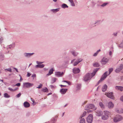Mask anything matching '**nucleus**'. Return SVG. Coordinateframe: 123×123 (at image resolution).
<instances>
[{
  "instance_id": "f257e3e1",
  "label": "nucleus",
  "mask_w": 123,
  "mask_h": 123,
  "mask_svg": "<svg viewBox=\"0 0 123 123\" xmlns=\"http://www.w3.org/2000/svg\"><path fill=\"white\" fill-rule=\"evenodd\" d=\"M97 71L95 70L92 73H88L86 74L84 77L85 81H86L90 79L94 75Z\"/></svg>"
},
{
  "instance_id": "f03ea898",
  "label": "nucleus",
  "mask_w": 123,
  "mask_h": 123,
  "mask_svg": "<svg viewBox=\"0 0 123 123\" xmlns=\"http://www.w3.org/2000/svg\"><path fill=\"white\" fill-rule=\"evenodd\" d=\"M123 119V117L121 115H116L113 119L114 121L117 122Z\"/></svg>"
},
{
  "instance_id": "7ed1b4c3",
  "label": "nucleus",
  "mask_w": 123,
  "mask_h": 123,
  "mask_svg": "<svg viewBox=\"0 0 123 123\" xmlns=\"http://www.w3.org/2000/svg\"><path fill=\"white\" fill-rule=\"evenodd\" d=\"M85 110H88L89 109H92L93 110H95L96 108H94V106L93 104H90L86 105L85 107Z\"/></svg>"
},
{
  "instance_id": "20e7f679",
  "label": "nucleus",
  "mask_w": 123,
  "mask_h": 123,
  "mask_svg": "<svg viewBox=\"0 0 123 123\" xmlns=\"http://www.w3.org/2000/svg\"><path fill=\"white\" fill-rule=\"evenodd\" d=\"M33 85V84L29 82H25L23 84V87L26 88H28L31 87Z\"/></svg>"
},
{
  "instance_id": "39448f33",
  "label": "nucleus",
  "mask_w": 123,
  "mask_h": 123,
  "mask_svg": "<svg viewBox=\"0 0 123 123\" xmlns=\"http://www.w3.org/2000/svg\"><path fill=\"white\" fill-rule=\"evenodd\" d=\"M86 120L88 123H92L93 120V117L92 115L91 114L89 115L87 118Z\"/></svg>"
},
{
  "instance_id": "423d86ee",
  "label": "nucleus",
  "mask_w": 123,
  "mask_h": 123,
  "mask_svg": "<svg viewBox=\"0 0 123 123\" xmlns=\"http://www.w3.org/2000/svg\"><path fill=\"white\" fill-rule=\"evenodd\" d=\"M108 72H105L104 74L102 75L98 83L100 82L101 81L104 80L106 77L107 75Z\"/></svg>"
},
{
  "instance_id": "0eeeda50",
  "label": "nucleus",
  "mask_w": 123,
  "mask_h": 123,
  "mask_svg": "<svg viewBox=\"0 0 123 123\" xmlns=\"http://www.w3.org/2000/svg\"><path fill=\"white\" fill-rule=\"evenodd\" d=\"M105 95L108 97L112 99H114V97L112 92H109L108 93H105Z\"/></svg>"
},
{
  "instance_id": "6e6552de",
  "label": "nucleus",
  "mask_w": 123,
  "mask_h": 123,
  "mask_svg": "<svg viewBox=\"0 0 123 123\" xmlns=\"http://www.w3.org/2000/svg\"><path fill=\"white\" fill-rule=\"evenodd\" d=\"M123 68V65L121 64L119 68L116 69L115 71L116 73H118Z\"/></svg>"
},
{
  "instance_id": "1a4fd4ad",
  "label": "nucleus",
  "mask_w": 123,
  "mask_h": 123,
  "mask_svg": "<svg viewBox=\"0 0 123 123\" xmlns=\"http://www.w3.org/2000/svg\"><path fill=\"white\" fill-rule=\"evenodd\" d=\"M108 60L106 57H104L102 60L101 62L102 64H105L107 63Z\"/></svg>"
},
{
  "instance_id": "9d476101",
  "label": "nucleus",
  "mask_w": 123,
  "mask_h": 123,
  "mask_svg": "<svg viewBox=\"0 0 123 123\" xmlns=\"http://www.w3.org/2000/svg\"><path fill=\"white\" fill-rule=\"evenodd\" d=\"M73 72L74 74L79 73L80 71V70L78 68H74L73 70Z\"/></svg>"
},
{
  "instance_id": "9b49d317",
  "label": "nucleus",
  "mask_w": 123,
  "mask_h": 123,
  "mask_svg": "<svg viewBox=\"0 0 123 123\" xmlns=\"http://www.w3.org/2000/svg\"><path fill=\"white\" fill-rule=\"evenodd\" d=\"M96 115L99 116H101L103 114L102 111L99 110L96 111Z\"/></svg>"
},
{
  "instance_id": "f8f14e48",
  "label": "nucleus",
  "mask_w": 123,
  "mask_h": 123,
  "mask_svg": "<svg viewBox=\"0 0 123 123\" xmlns=\"http://www.w3.org/2000/svg\"><path fill=\"white\" fill-rule=\"evenodd\" d=\"M114 106V104L111 102H110L108 103V106L110 109L112 108Z\"/></svg>"
},
{
  "instance_id": "ddd939ff",
  "label": "nucleus",
  "mask_w": 123,
  "mask_h": 123,
  "mask_svg": "<svg viewBox=\"0 0 123 123\" xmlns=\"http://www.w3.org/2000/svg\"><path fill=\"white\" fill-rule=\"evenodd\" d=\"M64 74L63 72L62 73L60 72H57L55 73V74L58 77H61Z\"/></svg>"
},
{
  "instance_id": "4468645a",
  "label": "nucleus",
  "mask_w": 123,
  "mask_h": 123,
  "mask_svg": "<svg viewBox=\"0 0 123 123\" xmlns=\"http://www.w3.org/2000/svg\"><path fill=\"white\" fill-rule=\"evenodd\" d=\"M104 114L105 116H108V117H109L110 115L111 114V113L108 111H104Z\"/></svg>"
},
{
  "instance_id": "2eb2a0df",
  "label": "nucleus",
  "mask_w": 123,
  "mask_h": 123,
  "mask_svg": "<svg viewBox=\"0 0 123 123\" xmlns=\"http://www.w3.org/2000/svg\"><path fill=\"white\" fill-rule=\"evenodd\" d=\"M67 90L68 89H62L61 90L60 92L62 94H64L67 92Z\"/></svg>"
},
{
  "instance_id": "dca6fc26",
  "label": "nucleus",
  "mask_w": 123,
  "mask_h": 123,
  "mask_svg": "<svg viewBox=\"0 0 123 123\" xmlns=\"http://www.w3.org/2000/svg\"><path fill=\"white\" fill-rule=\"evenodd\" d=\"M24 107L26 108L28 107L30 105L29 103L27 102H25L24 103Z\"/></svg>"
},
{
  "instance_id": "f3484780",
  "label": "nucleus",
  "mask_w": 123,
  "mask_h": 123,
  "mask_svg": "<svg viewBox=\"0 0 123 123\" xmlns=\"http://www.w3.org/2000/svg\"><path fill=\"white\" fill-rule=\"evenodd\" d=\"M116 89L120 90L121 91H123V87L119 86H116L115 87Z\"/></svg>"
},
{
  "instance_id": "a211bd4d",
  "label": "nucleus",
  "mask_w": 123,
  "mask_h": 123,
  "mask_svg": "<svg viewBox=\"0 0 123 123\" xmlns=\"http://www.w3.org/2000/svg\"><path fill=\"white\" fill-rule=\"evenodd\" d=\"M44 65L43 64L41 65V64H38L36 65L35 66V67L36 68H42L43 67H44Z\"/></svg>"
},
{
  "instance_id": "6ab92c4d",
  "label": "nucleus",
  "mask_w": 123,
  "mask_h": 123,
  "mask_svg": "<svg viewBox=\"0 0 123 123\" xmlns=\"http://www.w3.org/2000/svg\"><path fill=\"white\" fill-rule=\"evenodd\" d=\"M107 88V86L105 84V85L102 87V91L103 92L106 91Z\"/></svg>"
},
{
  "instance_id": "aec40b11",
  "label": "nucleus",
  "mask_w": 123,
  "mask_h": 123,
  "mask_svg": "<svg viewBox=\"0 0 123 123\" xmlns=\"http://www.w3.org/2000/svg\"><path fill=\"white\" fill-rule=\"evenodd\" d=\"M53 71L54 70L53 69V68H52L49 71V73L47 74V75L49 76L50 75L52 74H53Z\"/></svg>"
},
{
  "instance_id": "412c9836",
  "label": "nucleus",
  "mask_w": 123,
  "mask_h": 123,
  "mask_svg": "<svg viewBox=\"0 0 123 123\" xmlns=\"http://www.w3.org/2000/svg\"><path fill=\"white\" fill-rule=\"evenodd\" d=\"M108 118V116H105L104 114L102 116V119L104 120H106Z\"/></svg>"
},
{
  "instance_id": "4be33fe9",
  "label": "nucleus",
  "mask_w": 123,
  "mask_h": 123,
  "mask_svg": "<svg viewBox=\"0 0 123 123\" xmlns=\"http://www.w3.org/2000/svg\"><path fill=\"white\" fill-rule=\"evenodd\" d=\"M34 54V53H25L24 54V55L25 56L27 57H30L32 55Z\"/></svg>"
},
{
  "instance_id": "5701e85b",
  "label": "nucleus",
  "mask_w": 123,
  "mask_h": 123,
  "mask_svg": "<svg viewBox=\"0 0 123 123\" xmlns=\"http://www.w3.org/2000/svg\"><path fill=\"white\" fill-rule=\"evenodd\" d=\"M82 60V59H79L78 62H76L74 63V66L76 65L79 63Z\"/></svg>"
},
{
  "instance_id": "b1692460",
  "label": "nucleus",
  "mask_w": 123,
  "mask_h": 123,
  "mask_svg": "<svg viewBox=\"0 0 123 123\" xmlns=\"http://www.w3.org/2000/svg\"><path fill=\"white\" fill-rule=\"evenodd\" d=\"M68 6L66 4H63L62 5V7L63 8H68Z\"/></svg>"
},
{
  "instance_id": "393cba45",
  "label": "nucleus",
  "mask_w": 123,
  "mask_h": 123,
  "mask_svg": "<svg viewBox=\"0 0 123 123\" xmlns=\"http://www.w3.org/2000/svg\"><path fill=\"white\" fill-rule=\"evenodd\" d=\"M99 104V106H100V107L101 108H104L105 106L102 102H100Z\"/></svg>"
},
{
  "instance_id": "a878e982",
  "label": "nucleus",
  "mask_w": 123,
  "mask_h": 123,
  "mask_svg": "<svg viewBox=\"0 0 123 123\" xmlns=\"http://www.w3.org/2000/svg\"><path fill=\"white\" fill-rule=\"evenodd\" d=\"M42 91L44 92H47L48 91V89L46 87L42 89Z\"/></svg>"
},
{
  "instance_id": "bb28decb",
  "label": "nucleus",
  "mask_w": 123,
  "mask_h": 123,
  "mask_svg": "<svg viewBox=\"0 0 123 123\" xmlns=\"http://www.w3.org/2000/svg\"><path fill=\"white\" fill-rule=\"evenodd\" d=\"M85 120L83 118L81 119L80 121V123H85Z\"/></svg>"
},
{
  "instance_id": "cd10ccee",
  "label": "nucleus",
  "mask_w": 123,
  "mask_h": 123,
  "mask_svg": "<svg viewBox=\"0 0 123 123\" xmlns=\"http://www.w3.org/2000/svg\"><path fill=\"white\" fill-rule=\"evenodd\" d=\"M69 1L71 4L72 5V6H75L74 4L73 0H69Z\"/></svg>"
},
{
  "instance_id": "c85d7f7f",
  "label": "nucleus",
  "mask_w": 123,
  "mask_h": 123,
  "mask_svg": "<svg viewBox=\"0 0 123 123\" xmlns=\"http://www.w3.org/2000/svg\"><path fill=\"white\" fill-rule=\"evenodd\" d=\"M59 10V8L52 10V11L54 12H56Z\"/></svg>"
},
{
  "instance_id": "c756f323",
  "label": "nucleus",
  "mask_w": 123,
  "mask_h": 123,
  "mask_svg": "<svg viewBox=\"0 0 123 123\" xmlns=\"http://www.w3.org/2000/svg\"><path fill=\"white\" fill-rule=\"evenodd\" d=\"M93 66L94 67H98L99 66V65L98 63H95L94 64Z\"/></svg>"
},
{
  "instance_id": "7c9ffc66",
  "label": "nucleus",
  "mask_w": 123,
  "mask_h": 123,
  "mask_svg": "<svg viewBox=\"0 0 123 123\" xmlns=\"http://www.w3.org/2000/svg\"><path fill=\"white\" fill-rule=\"evenodd\" d=\"M56 80L57 79L56 78H53L52 79V81L53 83H54L56 81Z\"/></svg>"
},
{
  "instance_id": "2f4dec72",
  "label": "nucleus",
  "mask_w": 123,
  "mask_h": 123,
  "mask_svg": "<svg viewBox=\"0 0 123 123\" xmlns=\"http://www.w3.org/2000/svg\"><path fill=\"white\" fill-rule=\"evenodd\" d=\"M4 97L6 98H9L10 96L7 93H5L4 94Z\"/></svg>"
},
{
  "instance_id": "473e14b6",
  "label": "nucleus",
  "mask_w": 123,
  "mask_h": 123,
  "mask_svg": "<svg viewBox=\"0 0 123 123\" xmlns=\"http://www.w3.org/2000/svg\"><path fill=\"white\" fill-rule=\"evenodd\" d=\"M5 70L6 71V70L10 72H11L12 71L11 69L10 68L8 69H5Z\"/></svg>"
},
{
  "instance_id": "72a5a7b5",
  "label": "nucleus",
  "mask_w": 123,
  "mask_h": 123,
  "mask_svg": "<svg viewBox=\"0 0 123 123\" xmlns=\"http://www.w3.org/2000/svg\"><path fill=\"white\" fill-rule=\"evenodd\" d=\"M43 86V85L41 84H40V85L38 86V87H37V88H41Z\"/></svg>"
},
{
  "instance_id": "f704fd0d",
  "label": "nucleus",
  "mask_w": 123,
  "mask_h": 123,
  "mask_svg": "<svg viewBox=\"0 0 123 123\" xmlns=\"http://www.w3.org/2000/svg\"><path fill=\"white\" fill-rule=\"evenodd\" d=\"M113 69L112 68H110L109 69V74H110L111 72L113 71Z\"/></svg>"
},
{
  "instance_id": "c9c22d12",
  "label": "nucleus",
  "mask_w": 123,
  "mask_h": 123,
  "mask_svg": "<svg viewBox=\"0 0 123 123\" xmlns=\"http://www.w3.org/2000/svg\"><path fill=\"white\" fill-rule=\"evenodd\" d=\"M119 113H123V109H120V112H118Z\"/></svg>"
},
{
  "instance_id": "e433bc0d",
  "label": "nucleus",
  "mask_w": 123,
  "mask_h": 123,
  "mask_svg": "<svg viewBox=\"0 0 123 123\" xmlns=\"http://www.w3.org/2000/svg\"><path fill=\"white\" fill-rule=\"evenodd\" d=\"M86 111H84L83 113V114H82V116L81 117V118L82 117H83L86 114Z\"/></svg>"
},
{
  "instance_id": "4c0bfd02",
  "label": "nucleus",
  "mask_w": 123,
  "mask_h": 123,
  "mask_svg": "<svg viewBox=\"0 0 123 123\" xmlns=\"http://www.w3.org/2000/svg\"><path fill=\"white\" fill-rule=\"evenodd\" d=\"M21 95V93H18V94L16 96V97L17 98H19L20 97Z\"/></svg>"
},
{
  "instance_id": "58836bf2",
  "label": "nucleus",
  "mask_w": 123,
  "mask_h": 123,
  "mask_svg": "<svg viewBox=\"0 0 123 123\" xmlns=\"http://www.w3.org/2000/svg\"><path fill=\"white\" fill-rule=\"evenodd\" d=\"M63 82H66L69 85H70L71 84V83L69 82L68 81H65V80L63 81Z\"/></svg>"
},
{
  "instance_id": "ea45409f",
  "label": "nucleus",
  "mask_w": 123,
  "mask_h": 123,
  "mask_svg": "<svg viewBox=\"0 0 123 123\" xmlns=\"http://www.w3.org/2000/svg\"><path fill=\"white\" fill-rule=\"evenodd\" d=\"M36 63L37 64H40L42 63H43V62H39L37 61L36 62Z\"/></svg>"
},
{
  "instance_id": "a19ab883",
  "label": "nucleus",
  "mask_w": 123,
  "mask_h": 123,
  "mask_svg": "<svg viewBox=\"0 0 123 123\" xmlns=\"http://www.w3.org/2000/svg\"><path fill=\"white\" fill-rule=\"evenodd\" d=\"M107 4V3H104L102 5H101V6H105Z\"/></svg>"
},
{
  "instance_id": "79ce46f5",
  "label": "nucleus",
  "mask_w": 123,
  "mask_h": 123,
  "mask_svg": "<svg viewBox=\"0 0 123 123\" xmlns=\"http://www.w3.org/2000/svg\"><path fill=\"white\" fill-rule=\"evenodd\" d=\"M120 100L123 102V96H121L120 98Z\"/></svg>"
},
{
  "instance_id": "37998d69",
  "label": "nucleus",
  "mask_w": 123,
  "mask_h": 123,
  "mask_svg": "<svg viewBox=\"0 0 123 123\" xmlns=\"http://www.w3.org/2000/svg\"><path fill=\"white\" fill-rule=\"evenodd\" d=\"M116 111L117 113H118V112H120V109H116Z\"/></svg>"
},
{
  "instance_id": "c03bdc74",
  "label": "nucleus",
  "mask_w": 123,
  "mask_h": 123,
  "mask_svg": "<svg viewBox=\"0 0 123 123\" xmlns=\"http://www.w3.org/2000/svg\"><path fill=\"white\" fill-rule=\"evenodd\" d=\"M72 54L74 56H76L77 55V54H76V53L74 52H72Z\"/></svg>"
},
{
  "instance_id": "a18cd8bd",
  "label": "nucleus",
  "mask_w": 123,
  "mask_h": 123,
  "mask_svg": "<svg viewBox=\"0 0 123 123\" xmlns=\"http://www.w3.org/2000/svg\"><path fill=\"white\" fill-rule=\"evenodd\" d=\"M80 84L78 85L77 86V88L78 89H79L80 88Z\"/></svg>"
},
{
  "instance_id": "49530a36",
  "label": "nucleus",
  "mask_w": 123,
  "mask_h": 123,
  "mask_svg": "<svg viewBox=\"0 0 123 123\" xmlns=\"http://www.w3.org/2000/svg\"><path fill=\"white\" fill-rule=\"evenodd\" d=\"M98 54V52H96V53H95L93 55V56H96Z\"/></svg>"
},
{
  "instance_id": "de8ad7c7",
  "label": "nucleus",
  "mask_w": 123,
  "mask_h": 123,
  "mask_svg": "<svg viewBox=\"0 0 123 123\" xmlns=\"http://www.w3.org/2000/svg\"><path fill=\"white\" fill-rule=\"evenodd\" d=\"M16 85L18 86H19L20 85V84L19 83H18L17 84H16Z\"/></svg>"
},
{
  "instance_id": "09e8293b",
  "label": "nucleus",
  "mask_w": 123,
  "mask_h": 123,
  "mask_svg": "<svg viewBox=\"0 0 123 123\" xmlns=\"http://www.w3.org/2000/svg\"><path fill=\"white\" fill-rule=\"evenodd\" d=\"M119 46L120 47H123V43H121L120 45Z\"/></svg>"
},
{
  "instance_id": "8fccbe9b",
  "label": "nucleus",
  "mask_w": 123,
  "mask_h": 123,
  "mask_svg": "<svg viewBox=\"0 0 123 123\" xmlns=\"http://www.w3.org/2000/svg\"><path fill=\"white\" fill-rule=\"evenodd\" d=\"M31 75V74H30V73H29L28 72L27 73V76L28 77H29Z\"/></svg>"
},
{
  "instance_id": "3c124183",
  "label": "nucleus",
  "mask_w": 123,
  "mask_h": 123,
  "mask_svg": "<svg viewBox=\"0 0 123 123\" xmlns=\"http://www.w3.org/2000/svg\"><path fill=\"white\" fill-rule=\"evenodd\" d=\"M3 39L2 38L0 39V43H1Z\"/></svg>"
},
{
  "instance_id": "603ef678",
  "label": "nucleus",
  "mask_w": 123,
  "mask_h": 123,
  "mask_svg": "<svg viewBox=\"0 0 123 123\" xmlns=\"http://www.w3.org/2000/svg\"><path fill=\"white\" fill-rule=\"evenodd\" d=\"M112 54V52L111 51H110L109 52V54L110 55H111Z\"/></svg>"
},
{
  "instance_id": "864d4df0",
  "label": "nucleus",
  "mask_w": 123,
  "mask_h": 123,
  "mask_svg": "<svg viewBox=\"0 0 123 123\" xmlns=\"http://www.w3.org/2000/svg\"><path fill=\"white\" fill-rule=\"evenodd\" d=\"M31 101L33 102V103H34V100L32 98H31Z\"/></svg>"
},
{
  "instance_id": "5fc2aeb1",
  "label": "nucleus",
  "mask_w": 123,
  "mask_h": 123,
  "mask_svg": "<svg viewBox=\"0 0 123 123\" xmlns=\"http://www.w3.org/2000/svg\"><path fill=\"white\" fill-rule=\"evenodd\" d=\"M9 90H10L12 91H13V89H12V88H9Z\"/></svg>"
},
{
  "instance_id": "6e6d98bb",
  "label": "nucleus",
  "mask_w": 123,
  "mask_h": 123,
  "mask_svg": "<svg viewBox=\"0 0 123 123\" xmlns=\"http://www.w3.org/2000/svg\"><path fill=\"white\" fill-rule=\"evenodd\" d=\"M36 76V75L35 74H33L32 75V77H35Z\"/></svg>"
},
{
  "instance_id": "4d7b16f0",
  "label": "nucleus",
  "mask_w": 123,
  "mask_h": 123,
  "mask_svg": "<svg viewBox=\"0 0 123 123\" xmlns=\"http://www.w3.org/2000/svg\"><path fill=\"white\" fill-rule=\"evenodd\" d=\"M23 80V79L22 78V77L20 76V81H21L22 80Z\"/></svg>"
},
{
  "instance_id": "13d9d810",
  "label": "nucleus",
  "mask_w": 123,
  "mask_h": 123,
  "mask_svg": "<svg viewBox=\"0 0 123 123\" xmlns=\"http://www.w3.org/2000/svg\"><path fill=\"white\" fill-rule=\"evenodd\" d=\"M14 69H15L16 70V71L17 72H18V71L17 70V69L16 68H14Z\"/></svg>"
},
{
  "instance_id": "bf43d9fd",
  "label": "nucleus",
  "mask_w": 123,
  "mask_h": 123,
  "mask_svg": "<svg viewBox=\"0 0 123 123\" xmlns=\"http://www.w3.org/2000/svg\"><path fill=\"white\" fill-rule=\"evenodd\" d=\"M64 86V85H61V87H62L63 86Z\"/></svg>"
},
{
  "instance_id": "052dcab7",
  "label": "nucleus",
  "mask_w": 123,
  "mask_h": 123,
  "mask_svg": "<svg viewBox=\"0 0 123 123\" xmlns=\"http://www.w3.org/2000/svg\"><path fill=\"white\" fill-rule=\"evenodd\" d=\"M75 60V59H74V60H72L71 62V63H73L74 62V61Z\"/></svg>"
},
{
  "instance_id": "680f3d73",
  "label": "nucleus",
  "mask_w": 123,
  "mask_h": 123,
  "mask_svg": "<svg viewBox=\"0 0 123 123\" xmlns=\"http://www.w3.org/2000/svg\"><path fill=\"white\" fill-rule=\"evenodd\" d=\"M100 51V49H99V50H98V51H97V52H98H98H99Z\"/></svg>"
},
{
  "instance_id": "e2e57ef3",
  "label": "nucleus",
  "mask_w": 123,
  "mask_h": 123,
  "mask_svg": "<svg viewBox=\"0 0 123 123\" xmlns=\"http://www.w3.org/2000/svg\"><path fill=\"white\" fill-rule=\"evenodd\" d=\"M0 80V81H1L2 82H3V80Z\"/></svg>"
},
{
  "instance_id": "0e129e2a",
  "label": "nucleus",
  "mask_w": 123,
  "mask_h": 123,
  "mask_svg": "<svg viewBox=\"0 0 123 123\" xmlns=\"http://www.w3.org/2000/svg\"><path fill=\"white\" fill-rule=\"evenodd\" d=\"M53 0L55 2H56V1L57 0Z\"/></svg>"
},
{
  "instance_id": "69168bd1",
  "label": "nucleus",
  "mask_w": 123,
  "mask_h": 123,
  "mask_svg": "<svg viewBox=\"0 0 123 123\" xmlns=\"http://www.w3.org/2000/svg\"><path fill=\"white\" fill-rule=\"evenodd\" d=\"M91 111V110L88 111H87L88 113L90 112V111Z\"/></svg>"
},
{
  "instance_id": "338daca9",
  "label": "nucleus",
  "mask_w": 123,
  "mask_h": 123,
  "mask_svg": "<svg viewBox=\"0 0 123 123\" xmlns=\"http://www.w3.org/2000/svg\"><path fill=\"white\" fill-rule=\"evenodd\" d=\"M32 64L31 63V64H30L29 65V67Z\"/></svg>"
},
{
  "instance_id": "774afa93",
  "label": "nucleus",
  "mask_w": 123,
  "mask_h": 123,
  "mask_svg": "<svg viewBox=\"0 0 123 123\" xmlns=\"http://www.w3.org/2000/svg\"><path fill=\"white\" fill-rule=\"evenodd\" d=\"M11 48V46H9V48Z\"/></svg>"
}]
</instances>
